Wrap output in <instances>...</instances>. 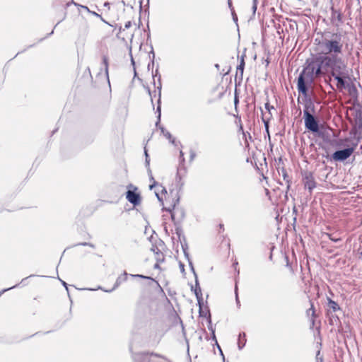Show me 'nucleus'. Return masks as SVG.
Here are the masks:
<instances>
[{"instance_id":"nucleus-1","label":"nucleus","mask_w":362,"mask_h":362,"mask_svg":"<svg viewBox=\"0 0 362 362\" xmlns=\"http://www.w3.org/2000/svg\"><path fill=\"white\" fill-rule=\"evenodd\" d=\"M316 56L309 64L306 70L312 76L317 77L324 74L322 69L330 71L331 75L337 80V88L342 90L346 88V80H350L347 65L342 59L344 40L342 35L337 33H325L321 39H315Z\"/></svg>"},{"instance_id":"nucleus-2","label":"nucleus","mask_w":362,"mask_h":362,"mask_svg":"<svg viewBox=\"0 0 362 362\" xmlns=\"http://www.w3.org/2000/svg\"><path fill=\"white\" fill-rule=\"evenodd\" d=\"M163 204V209L170 213L171 218L175 220V209L176 205L179 203V197L177 193L170 192L165 195L163 199H160Z\"/></svg>"},{"instance_id":"nucleus-3","label":"nucleus","mask_w":362,"mask_h":362,"mask_svg":"<svg viewBox=\"0 0 362 362\" xmlns=\"http://www.w3.org/2000/svg\"><path fill=\"white\" fill-rule=\"evenodd\" d=\"M128 190L126 192V199L134 206H138L141 204V196L138 187L133 185L127 186Z\"/></svg>"},{"instance_id":"nucleus-4","label":"nucleus","mask_w":362,"mask_h":362,"mask_svg":"<svg viewBox=\"0 0 362 362\" xmlns=\"http://www.w3.org/2000/svg\"><path fill=\"white\" fill-rule=\"evenodd\" d=\"M158 360L168 361L167 357L153 352H142L138 354V360L141 362H160Z\"/></svg>"},{"instance_id":"nucleus-5","label":"nucleus","mask_w":362,"mask_h":362,"mask_svg":"<svg viewBox=\"0 0 362 362\" xmlns=\"http://www.w3.org/2000/svg\"><path fill=\"white\" fill-rule=\"evenodd\" d=\"M356 146V144L353 147L335 151L332 156V159L335 161H343L346 160L354 153Z\"/></svg>"},{"instance_id":"nucleus-6","label":"nucleus","mask_w":362,"mask_h":362,"mask_svg":"<svg viewBox=\"0 0 362 362\" xmlns=\"http://www.w3.org/2000/svg\"><path fill=\"white\" fill-rule=\"evenodd\" d=\"M132 276L139 277V278L145 279L146 281L143 284L144 286L149 287L153 291L162 290V288H161L160 285L159 284L158 281L152 277L141 275V274L132 275Z\"/></svg>"},{"instance_id":"nucleus-7","label":"nucleus","mask_w":362,"mask_h":362,"mask_svg":"<svg viewBox=\"0 0 362 362\" xmlns=\"http://www.w3.org/2000/svg\"><path fill=\"white\" fill-rule=\"evenodd\" d=\"M304 117L305 127L307 129L312 132H317L319 131V125L313 115H308Z\"/></svg>"},{"instance_id":"nucleus-8","label":"nucleus","mask_w":362,"mask_h":362,"mask_svg":"<svg viewBox=\"0 0 362 362\" xmlns=\"http://www.w3.org/2000/svg\"><path fill=\"white\" fill-rule=\"evenodd\" d=\"M306 71H304L300 74L298 78L297 88L299 93H302L304 96L308 95V88L305 84Z\"/></svg>"},{"instance_id":"nucleus-9","label":"nucleus","mask_w":362,"mask_h":362,"mask_svg":"<svg viewBox=\"0 0 362 362\" xmlns=\"http://www.w3.org/2000/svg\"><path fill=\"white\" fill-rule=\"evenodd\" d=\"M331 22L339 26L343 23V14L339 9H336L334 7L331 8Z\"/></svg>"},{"instance_id":"nucleus-10","label":"nucleus","mask_w":362,"mask_h":362,"mask_svg":"<svg viewBox=\"0 0 362 362\" xmlns=\"http://www.w3.org/2000/svg\"><path fill=\"white\" fill-rule=\"evenodd\" d=\"M315 112V106L314 103L310 98H305L304 100L303 117L313 115Z\"/></svg>"},{"instance_id":"nucleus-11","label":"nucleus","mask_w":362,"mask_h":362,"mask_svg":"<svg viewBox=\"0 0 362 362\" xmlns=\"http://www.w3.org/2000/svg\"><path fill=\"white\" fill-rule=\"evenodd\" d=\"M303 184L305 188L308 189L310 192L316 187V182L313 174L308 173L305 175L303 178Z\"/></svg>"},{"instance_id":"nucleus-12","label":"nucleus","mask_w":362,"mask_h":362,"mask_svg":"<svg viewBox=\"0 0 362 362\" xmlns=\"http://www.w3.org/2000/svg\"><path fill=\"white\" fill-rule=\"evenodd\" d=\"M151 250L153 252L156 262H164L165 255L157 247H151Z\"/></svg>"},{"instance_id":"nucleus-13","label":"nucleus","mask_w":362,"mask_h":362,"mask_svg":"<svg viewBox=\"0 0 362 362\" xmlns=\"http://www.w3.org/2000/svg\"><path fill=\"white\" fill-rule=\"evenodd\" d=\"M244 67H245V61H244L243 57H242L240 64L238 66L237 71H236V77L239 76L240 79L243 78Z\"/></svg>"},{"instance_id":"nucleus-14","label":"nucleus","mask_w":362,"mask_h":362,"mask_svg":"<svg viewBox=\"0 0 362 362\" xmlns=\"http://www.w3.org/2000/svg\"><path fill=\"white\" fill-rule=\"evenodd\" d=\"M160 131L163 135L172 144H174L175 140L171 134L163 127H160Z\"/></svg>"},{"instance_id":"nucleus-15","label":"nucleus","mask_w":362,"mask_h":362,"mask_svg":"<svg viewBox=\"0 0 362 362\" xmlns=\"http://www.w3.org/2000/svg\"><path fill=\"white\" fill-rule=\"evenodd\" d=\"M354 117L356 124H362V111L359 110H355Z\"/></svg>"},{"instance_id":"nucleus-16","label":"nucleus","mask_w":362,"mask_h":362,"mask_svg":"<svg viewBox=\"0 0 362 362\" xmlns=\"http://www.w3.org/2000/svg\"><path fill=\"white\" fill-rule=\"evenodd\" d=\"M328 305L330 309H332L334 312H336L340 309L339 305L332 299H329Z\"/></svg>"},{"instance_id":"nucleus-17","label":"nucleus","mask_w":362,"mask_h":362,"mask_svg":"<svg viewBox=\"0 0 362 362\" xmlns=\"http://www.w3.org/2000/svg\"><path fill=\"white\" fill-rule=\"evenodd\" d=\"M307 314H308V315L311 314V315H312V320H313V322H314L316 316H315V308H314V305H313V303H310V308L307 310Z\"/></svg>"},{"instance_id":"nucleus-18","label":"nucleus","mask_w":362,"mask_h":362,"mask_svg":"<svg viewBox=\"0 0 362 362\" xmlns=\"http://www.w3.org/2000/svg\"><path fill=\"white\" fill-rule=\"evenodd\" d=\"M194 293L198 299L202 298V291L198 285H196V287L194 288Z\"/></svg>"},{"instance_id":"nucleus-19","label":"nucleus","mask_w":362,"mask_h":362,"mask_svg":"<svg viewBox=\"0 0 362 362\" xmlns=\"http://www.w3.org/2000/svg\"><path fill=\"white\" fill-rule=\"evenodd\" d=\"M224 225L223 223H219L218 225H217V228H216V230L218 232V233L221 234V233H223L224 232Z\"/></svg>"},{"instance_id":"nucleus-20","label":"nucleus","mask_w":362,"mask_h":362,"mask_svg":"<svg viewBox=\"0 0 362 362\" xmlns=\"http://www.w3.org/2000/svg\"><path fill=\"white\" fill-rule=\"evenodd\" d=\"M103 63L104 67L105 69V71L107 73V69H108V58L106 56H103Z\"/></svg>"},{"instance_id":"nucleus-21","label":"nucleus","mask_w":362,"mask_h":362,"mask_svg":"<svg viewBox=\"0 0 362 362\" xmlns=\"http://www.w3.org/2000/svg\"><path fill=\"white\" fill-rule=\"evenodd\" d=\"M132 26V23L131 21H128L125 23L124 25V28L122 30V28L119 29V34H122V32H124L125 31V29H128L129 28H130Z\"/></svg>"},{"instance_id":"nucleus-22","label":"nucleus","mask_w":362,"mask_h":362,"mask_svg":"<svg viewBox=\"0 0 362 362\" xmlns=\"http://www.w3.org/2000/svg\"><path fill=\"white\" fill-rule=\"evenodd\" d=\"M327 236L329 237V240H331L333 242H337L341 240L339 238L332 237V234H327Z\"/></svg>"},{"instance_id":"nucleus-23","label":"nucleus","mask_w":362,"mask_h":362,"mask_svg":"<svg viewBox=\"0 0 362 362\" xmlns=\"http://www.w3.org/2000/svg\"><path fill=\"white\" fill-rule=\"evenodd\" d=\"M286 266H287L288 267H289L291 272L292 274H293V273H294V269H293V268L292 267L291 264L289 263V262H288V257H286Z\"/></svg>"},{"instance_id":"nucleus-24","label":"nucleus","mask_w":362,"mask_h":362,"mask_svg":"<svg viewBox=\"0 0 362 362\" xmlns=\"http://www.w3.org/2000/svg\"><path fill=\"white\" fill-rule=\"evenodd\" d=\"M160 263H161V262H156L155 263V264L153 265V268H154V269H156L161 270Z\"/></svg>"},{"instance_id":"nucleus-25","label":"nucleus","mask_w":362,"mask_h":362,"mask_svg":"<svg viewBox=\"0 0 362 362\" xmlns=\"http://www.w3.org/2000/svg\"><path fill=\"white\" fill-rule=\"evenodd\" d=\"M122 38V40H125V38H129V39H132V34L130 33V34H126V35H123L122 37H121Z\"/></svg>"},{"instance_id":"nucleus-26","label":"nucleus","mask_w":362,"mask_h":362,"mask_svg":"<svg viewBox=\"0 0 362 362\" xmlns=\"http://www.w3.org/2000/svg\"><path fill=\"white\" fill-rule=\"evenodd\" d=\"M265 108L270 112V109H273L274 107L272 106H270L268 103L265 104Z\"/></svg>"},{"instance_id":"nucleus-27","label":"nucleus","mask_w":362,"mask_h":362,"mask_svg":"<svg viewBox=\"0 0 362 362\" xmlns=\"http://www.w3.org/2000/svg\"><path fill=\"white\" fill-rule=\"evenodd\" d=\"M93 14H94L95 16H96L97 17H99V18L101 19V21H103V22H105V23H107V22H106V21H105L102 18V16H101L100 14H98V13H95V12H93Z\"/></svg>"},{"instance_id":"nucleus-28","label":"nucleus","mask_w":362,"mask_h":362,"mask_svg":"<svg viewBox=\"0 0 362 362\" xmlns=\"http://www.w3.org/2000/svg\"><path fill=\"white\" fill-rule=\"evenodd\" d=\"M74 4V5L77 6L78 4L74 1V0H70L69 2L66 3V6H69L70 4Z\"/></svg>"},{"instance_id":"nucleus-29","label":"nucleus","mask_w":362,"mask_h":362,"mask_svg":"<svg viewBox=\"0 0 362 362\" xmlns=\"http://www.w3.org/2000/svg\"><path fill=\"white\" fill-rule=\"evenodd\" d=\"M264 124H265L266 130H267V133L269 134V124H268V121H264Z\"/></svg>"},{"instance_id":"nucleus-30","label":"nucleus","mask_w":362,"mask_h":362,"mask_svg":"<svg viewBox=\"0 0 362 362\" xmlns=\"http://www.w3.org/2000/svg\"><path fill=\"white\" fill-rule=\"evenodd\" d=\"M110 98V91H109V92H107V93H106V100H109Z\"/></svg>"},{"instance_id":"nucleus-31","label":"nucleus","mask_w":362,"mask_h":362,"mask_svg":"<svg viewBox=\"0 0 362 362\" xmlns=\"http://www.w3.org/2000/svg\"><path fill=\"white\" fill-rule=\"evenodd\" d=\"M240 129L242 131L243 136H245V132H244V131H243V126H242V125H240Z\"/></svg>"},{"instance_id":"nucleus-32","label":"nucleus","mask_w":362,"mask_h":362,"mask_svg":"<svg viewBox=\"0 0 362 362\" xmlns=\"http://www.w3.org/2000/svg\"><path fill=\"white\" fill-rule=\"evenodd\" d=\"M132 62L133 64H134V61L132 57Z\"/></svg>"},{"instance_id":"nucleus-33","label":"nucleus","mask_w":362,"mask_h":362,"mask_svg":"<svg viewBox=\"0 0 362 362\" xmlns=\"http://www.w3.org/2000/svg\"><path fill=\"white\" fill-rule=\"evenodd\" d=\"M266 192H267V194H269V189H266Z\"/></svg>"},{"instance_id":"nucleus-34","label":"nucleus","mask_w":362,"mask_h":362,"mask_svg":"<svg viewBox=\"0 0 362 362\" xmlns=\"http://www.w3.org/2000/svg\"><path fill=\"white\" fill-rule=\"evenodd\" d=\"M253 1H254L255 4H256L257 0H253Z\"/></svg>"},{"instance_id":"nucleus-35","label":"nucleus","mask_w":362,"mask_h":362,"mask_svg":"<svg viewBox=\"0 0 362 362\" xmlns=\"http://www.w3.org/2000/svg\"><path fill=\"white\" fill-rule=\"evenodd\" d=\"M245 143H246L247 146H249V144L247 143V141H245Z\"/></svg>"},{"instance_id":"nucleus-36","label":"nucleus","mask_w":362,"mask_h":362,"mask_svg":"<svg viewBox=\"0 0 362 362\" xmlns=\"http://www.w3.org/2000/svg\"><path fill=\"white\" fill-rule=\"evenodd\" d=\"M361 255H362V252H361Z\"/></svg>"}]
</instances>
